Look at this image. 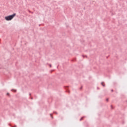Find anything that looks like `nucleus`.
Returning a JSON list of instances; mask_svg holds the SVG:
<instances>
[{"instance_id": "obj_1", "label": "nucleus", "mask_w": 127, "mask_h": 127, "mask_svg": "<svg viewBox=\"0 0 127 127\" xmlns=\"http://www.w3.org/2000/svg\"><path fill=\"white\" fill-rule=\"evenodd\" d=\"M15 15H16V14L14 13L12 15L5 16V19L7 21L11 20V19H12V18H13V17H14V16H15Z\"/></svg>"}, {"instance_id": "obj_4", "label": "nucleus", "mask_w": 127, "mask_h": 127, "mask_svg": "<svg viewBox=\"0 0 127 127\" xmlns=\"http://www.w3.org/2000/svg\"><path fill=\"white\" fill-rule=\"evenodd\" d=\"M14 92H16V90H14Z\"/></svg>"}, {"instance_id": "obj_5", "label": "nucleus", "mask_w": 127, "mask_h": 127, "mask_svg": "<svg viewBox=\"0 0 127 127\" xmlns=\"http://www.w3.org/2000/svg\"><path fill=\"white\" fill-rule=\"evenodd\" d=\"M50 67H51V64L50 65Z\"/></svg>"}, {"instance_id": "obj_2", "label": "nucleus", "mask_w": 127, "mask_h": 127, "mask_svg": "<svg viewBox=\"0 0 127 127\" xmlns=\"http://www.w3.org/2000/svg\"><path fill=\"white\" fill-rule=\"evenodd\" d=\"M101 84L102 85V86H105V83H104L103 82H102Z\"/></svg>"}, {"instance_id": "obj_3", "label": "nucleus", "mask_w": 127, "mask_h": 127, "mask_svg": "<svg viewBox=\"0 0 127 127\" xmlns=\"http://www.w3.org/2000/svg\"><path fill=\"white\" fill-rule=\"evenodd\" d=\"M7 96H9V93H7Z\"/></svg>"}, {"instance_id": "obj_6", "label": "nucleus", "mask_w": 127, "mask_h": 127, "mask_svg": "<svg viewBox=\"0 0 127 127\" xmlns=\"http://www.w3.org/2000/svg\"><path fill=\"white\" fill-rule=\"evenodd\" d=\"M14 127H16V126H14Z\"/></svg>"}]
</instances>
